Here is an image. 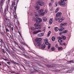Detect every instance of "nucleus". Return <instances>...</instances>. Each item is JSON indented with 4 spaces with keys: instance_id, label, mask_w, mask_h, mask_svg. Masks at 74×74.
<instances>
[{
    "instance_id": "63",
    "label": "nucleus",
    "mask_w": 74,
    "mask_h": 74,
    "mask_svg": "<svg viewBox=\"0 0 74 74\" xmlns=\"http://www.w3.org/2000/svg\"><path fill=\"white\" fill-rule=\"evenodd\" d=\"M54 1V0H51V1L52 3H53Z\"/></svg>"
},
{
    "instance_id": "23",
    "label": "nucleus",
    "mask_w": 74,
    "mask_h": 74,
    "mask_svg": "<svg viewBox=\"0 0 74 74\" xmlns=\"http://www.w3.org/2000/svg\"><path fill=\"white\" fill-rule=\"evenodd\" d=\"M55 37L54 36H53L51 38V40H52V41H55Z\"/></svg>"
},
{
    "instance_id": "19",
    "label": "nucleus",
    "mask_w": 74,
    "mask_h": 74,
    "mask_svg": "<svg viewBox=\"0 0 74 74\" xmlns=\"http://www.w3.org/2000/svg\"><path fill=\"white\" fill-rule=\"evenodd\" d=\"M47 67H53V64L51 65H47Z\"/></svg>"
},
{
    "instance_id": "20",
    "label": "nucleus",
    "mask_w": 74,
    "mask_h": 74,
    "mask_svg": "<svg viewBox=\"0 0 74 74\" xmlns=\"http://www.w3.org/2000/svg\"><path fill=\"white\" fill-rule=\"evenodd\" d=\"M61 37H62V39H63V40H66V37L65 36H62Z\"/></svg>"
},
{
    "instance_id": "32",
    "label": "nucleus",
    "mask_w": 74,
    "mask_h": 74,
    "mask_svg": "<svg viewBox=\"0 0 74 74\" xmlns=\"http://www.w3.org/2000/svg\"><path fill=\"white\" fill-rule=\"evenodd\" d=\"M57 38H58V39H59V40H62V37L60 36H58Z\"/></svg>"
},
{
    "instance_id": "8",
    "label": "nucleus",
    "mask_w": 74,
    "mask_h": 74,
    "mask_svg": "<svg viewBox=\"0 0 74 74\" xmlns=\"http://www.w3.org/2000/svg\"><path fill=\"white\" fill-rule=\"evenodd\" d=\"M41 31L40 30H38L36 31H34L33 32V34H37V33H39V32H41Z\"/></svg>"
},
{
    "instance_id": "10",
    "label": "nucleus",
    "mask_w": 74,
    "mask_h": 74,
    "mask_svg": "<svg viewBox=\"0 0 74 74\" xmlns=\"http://www.w3.org/2000/svg\"><path fill=\"white\" fill-rule=\"evenodd\" d=\"M67 23H61L60 24V26L61 27H62V26H67Z\"/></svg>"
},
{
    "instance_id": "47",
    "label": "nucleus",
    "mask_w": 74,
    "mask_h": 74,
    "mask_svg": "<svg viewBox=\"0 0 74 74\" xmlns=\"http://www.w3.org/2000/svg\"><path fill=\"white\" fill-rule=\"evenodd\" d=\"M2 51L4 53H5V52L4 51V49H2Z\"/></svg>"
},
{
    "instance_id": "31",
    "label": "nucleus",
    "mask_w": 74,
    "mask_h": 74,
    "mask_svg": "<svg viewBox=\"0 0 74 74\" xmlns=\"http://www.w3.org/2000/svg\"><path fill=\"white\" fill-rule=\"evenodd\" d=\"M24 56L26 57V58H27V59H30V57H29V56H26L25 55L23 54Z\"/></svg>"
},
{
    "instance_id": "9",
    "label": "nucleus",
    "mask_w": 74,
    "mask_h": 74,
    "mask_svg": "<svg viewBox=\"0 0 74 74\" xmlns=\"http://www.w3.org/2000/svg\"><path fill=\"white\" fill-rule=\"evenodd\" d=\"M67 30H64L62 32H60L59 34L60 35H61V34H64L65 33H67Z\"/></svg>"
},
{
    "instance_id": "12",
    "label": "nucleus",
    "mask_w": 74,
    "mask_h": 74,
    "mask_svg": "<svg viewBox=\"0 0 74 74\" xmlns=\"http://www.w3.org/2000/svg\"><path fill=\"white\" fill-rule=\"evenodd\" d=\"M52 22H53V18H51L50 19V21H49V24L50 25H51V24L52 23Z\"/></svg>"
},
{
    "instance_id": "62",
    "label": "nucleus",
    "mask_w": 74,
    "mask_h": 74,
    "mask_svg": "<svg viewBox=\"0 0 74 74\" xmlns=\"http://www.w3.org/2000/svg\"><path fill=\"white\" fill-rule=\"evenodd\" d=\"M6 9H6V8H5V10H4V12H6Z\"/></svg>"
},
{
    "instance_id": "35",
    "label": "nucleus",
    "mask_w": 74,
    "mask_h": 74,
    "mask_svg": "<svg viewBox=\"0 0 74 74\" xmlns=\"http://www.w3.org/2000/svg\"><path fill=\"white\" fill-rule=\"evenodd\" d=\"M6 50L7 51V52H8V53H9V54H10V51H9V50L8 49H6Z\"/></svg>"
},
{
    "instance_id": "61",
    "label": "nucleus",
    "mask_w": 74,
    "mask_h": 74,
    "mask_svg": "<svg viewBox=\"0 0 74 74\" xmlns=\"http://www.w3.org/2000/svg\"><path fill=\"white\" fill-rule=\"evenodd\" d=\"M11 29L12 31H13V29H14V28H13V27H12Z\"/></svg>"
},
{
    "instance_id": "64",
    "label": "nucleus",
    "mask_w": 74,
    "mask_h": 74,
    "mask_svg": "<svg viewBox=\"0 0 74 74\" xmlns=\"http://www.w3.org/2000/svg\"><path fill=\"white\" fill-rule=\"evenodd\" d=\"M15 73V71H13L12 72V73Z\"/></svg>"
},
{
    "instance_id": "14",
    "label": "nucleus",
    "mask_w": 74,
    "mask_h": 74,
    "mask_svg": "<svg viewBox=\"0 0 74 74\" xmlns=\"http://www.w3.org/2000/svg\"><path fill=\"white\" fill-rule=\"evenodd\" d=\"M31 29L32 30V31H35V30H36V28L35 27H31Z\"/></svg>"
},
{
    "instance_id": "58",
    "label": "nucleus",
    "mask_w": 74,
    "mask_h": 74,
    "mask_svg": "<svg viewBox=\"0 0 74 74\" xmlns=\"http://www.w3.org/2000/svg\"><path fill=\"white\" fill-rule=\"evenodd\" d=\"M5 20H6V21H8V18H5Z\"/></svg>"
},
{
    "instance_id": "52",
    "label": "nucleus",
    "mask_w": 74,
    "mask_h": 74,
    "mask_svg": "<svg viewBox=\"0 0 74 74\" xmlns=\"http://www.w3.org/2000/svg\"><path fill=\"white\" fill-rule=\"evenodd\" d=\"M16 14L15 15H14V16L15 18H16V13H15Z\"/></svg>"
},
{
    "instance_id": "37",
    "label": "nucleus",
    "mask_w": 74,
    "mask_h": 74,
    "mask_svg": "<svg viewBox=\"0 0 74 74\" xmlns=\"http://www.w3.org/2000/svg\"><path fill=\"white\" fill-rule=\"evenodd\" d=\"M21 44H23V45H26V43H25L23 42H21Z\"/></svg>"
},
{
    "instance_id": "33",
    "label": "nucleus",
    "mask_w": 74,
    "mask_h": 74,
    "mask_svg": "<svg viewBox=\"0 0 74 74\" xmlns=\"http://www.w3.org/2000/svg\"><path fill=\"white\" fill-rule=\"evenodd\" d=\"M58 50H60V49L61 50L62 49H63V48H62V47H58Z\"/></svg>"
},
{
    "instance_id": "36",
    "label": "nucleus",
    "mask_w": 74,
    "mask_h": 74,
    "mask_svg": "<svg viewBox=\"0 0 74 74\" xmlns=\"http://www.w3.org/2000/svg\"><path fill=\"white\" fill-rule=\"evenodd\" d=\"M48 49H49L51 47V44L49 43L48 45Z\"/></svg>"
},
{
    "instance_id": "42",
    "label": "nucleus",
    "mask_w": 74,
    "mask_h": 74,
    "mask_svg": "<svg viewBox=\"0 0 74 74\" xmlns=\"http://www.w3.org/2000/svg\"><path fill=\"white\" fill-rule=\"evenodd\" d=\"M51 51H54L55 50V48L54 47H52L51 48Z\"/></svg>"
},
{
    "instance_id": "3",
    "label": "nucleus",
    "mask_w": 74,
    "mask_h": 74,
    "mask_svg": "<svg viewBox=\"0 0 74 74\" xmlns=\"http://www.w3.org/2000/svg\"><path fill=\"white\" fill-rule=\"evenodd\" d=\"M64 0H61V2H59L58 3L59 4H60L61 5V7H64L66 5L65 4H66V3L65 2H64Z\"/></svg>"
},
{
    "instance_id": "49",
    "label": "nucleus",
    "mask_w": 74,
    "mask_h": 74,
    "mask_svg": "<svg viewBox=\"0 0 74 74\" xmlns=\"http://www.w3.org/2000/svg\"><path fill=\"white\" fill-rule=\"evenodd\" d=\"M49 5L50 6H52V3H49Z\"/></svg>"
},
{
    "instance_id": "43",
    "label": "nucleus",
    "mask_w": 74,
    "mask_h": 74,
    "mask_svg": "<svg viewBox=\"0 0 74 74\" xmlns=\"http://www.w3.org/2000/svg\"><path fill=\"white\" fill-rule=\"evenodd\" d=\"M21 48L23 51H25V49H24L23 47H21Z\"/></svg>"
},
{
    "instance_id": "57",
    "label": "nucleus",
    "mask_w": 74,
    "mask_h": 74,
    "mask_svg": "<svg viewBox=\"0 0 74 74\" xmlns=\"http://www.w3.org/2000/svg\"><path fill=\"white\" fill-rule=\"evenodd\" d=\"M56 47H58V44H56L55 46Z\"/></svg>"
},
{
    "instance_id": "11",
    "label": "nucleus",
    "mask_w": 74,
    "mask_h": 74,
    "mask_svg": "<svg viewBox=\"0 0 74 74\" xmlns=\"http://www.w3.org/2000/svg\"><path fill=\"white\" fill-rule=\"evenodd\" d=\"M42 36H44L43 33H40L37 34V36H39V37H42Z\"/></svg>"
},
{
    "instance_id": "17",
    "label": "nucleus",
    "mask_w": 74,
    "mask_h": 74,
    "mask_svg": "<svg viewBox=\"0 0 74 74\" xmlns=\"http://www.w3.org/2000/svg\"><path fill=\"white\" fill-rule=\"evenodd\" d=\"M0 42H1V44H2V43L4 44V41H3V40L0 38Z\"/></svg>"
},
{
    "instance_id": "46",
    "label": "nucleus",
    "mask_w": 74,
    "mask_h": 74,
    "mask_svg": "<svg viewBox=\"0 0 74 74\" xmlns=\"http://www.w3.org/2000/svg\"><path fill=\"white\" fill-rule=\"evenodd\" d=\"M7 63L8 64H9V65H10V64H11V63L10 62H7Z\"/></svg>"
},
{
    "instance_id": "59",
    "label": "nucleus",
    "mask_w": 74,
    "mask_h": 74,
    "mask_svg": "<svg viewBox=\"0 0 74 74\" xmlns=\"http://www.w3.org/2000/svg\"><path fill=\"white\" fill-rule=\"evenodd\" d=\"M12 9L11 8H10V11L12 12Z\"/></svg>"
},
{
    "instance_id": "18",
    "label": "nucleus",
    "mask_w": 74,
    "mask_h": 74,
    "mask_svg": "<svg viewBox=\"0 0 74 74\" xmlns=\"http://www.w3.org/2000/svg\"><path fill=\"white\" fill-rule=\"evenodd\" d=\"M35 9H36V10H39V9H40V7L39 6H38L36 5L35 6Z\"/></svg>"
},
{
    "instance_id": "16",
    "label": "nucleus",
    "mask_w": 74,
    "mask_h": 74,
    "mask_svg": "<svg viewBox=\"0 0 74 74\" xmlns=\"http://www.w3.org/2000/svg\"><path fill=\"white\" fill-rule=\"evenodd\" d=\"M63 20H64V18H61L58 21L59 23H60V22H62Z\"/></svg>"
},
{
    "instance_id": "13",
    "label": "nucleus",
    "mask_w": 74,
    "mask_h": 74,
    "mask_svg": "<svg viewBox=\"0 0 74 74\" xmlns=\"http://www.w3.org/2000/svg\"><path fill=\"white\" fill-rule=\"evenodd\" d=\"M44 41L46 44V45H48V39H45Z\"/></svg>"
},
{
    "instance_id": "7",
    "label": "nucleus",
    "mask_w": 74,
    "mask_h": 74,
    "mask_svg": "<svg viewBox=\"0 0 74 74\" xmlns=\"http://www.w3.org/2000/svg\"><path fill=\"white\" fill-rule=\"evenodd\" d=\"M44 11V10L43 9H42V10H40L39 11V13L40 14H41L42 15H44V14H45V12H42V11Z\"/></svg>"
},
{
    "instance_id": "30",
    "label": "nucleus",
    "mask_w": 74,
    "mask_h": 74,
    "mask_svg": "<svg viewBox=\"0 0 74 74\" xmlns=\"http://www.w3.org/2000/svg\"><path fill=\"white\" fill-rule=\"evenodd\" d=\"M50 34H51V31H49L47 34V36L48 37H49V35H50Z\"/></svg>"
},
{
    "instance_id": "39",
    "label": "nucleus",
    "mask_w": 74,
    "mask_h": 74,
    "mask_svg": "<svg viewBox=\"0 0 74 74\" xmlns=\"http://www.w3.org/2000/svg\"><path fill=\"white\" fill-rule=\"evenodd\" d=\"M72 72V70H69L68 71H67V72L68 73H71Z\"/></svg>"
},
{
    "instance_id": "48",
    "label": "nucleus",
    "mask_w": 74,
    "mask_h": 74,
    "mask_svg": "<svg viewBox=\"0 0 74 74\" xmlns=\"http://www.w3.org/2000/svg\"><path fill=\"white\" fill-rule=\"evenodd\" d=\"M12 49L13 51H14V52H15V50H14V47H12Z\"/></svg>"
},
{
    "instance_id": "50",
    "label": "nucleus",
    "mask_w": 74,
    "mask_h": 74,
    "mask_svg": "<svg viewBox=\"0 0 74 74\" xmlns=\"http://www.w3.org/2000/svg\"><path fill=\"white\" fill-rule=\"evenodd\" d=\"M55 5H56V6H57L58 5V3L57 2H56L55 3Z\"/></svg>"
},
{
    "instance_id": "4",
    "label": "nucleus",
    "mask_w": 74,
    "mask_h": 74,
    "mask_svg": "<svg viewBox=\"0 0 74 74\" xmlns=\"http://www.w3.org/2000/svg\"><path fill=\"white\" fill-rule=\"evenodd\" d=\"M38 4L40 6H42L44 5V2L41 1H38L37 2Z\"/></svg>"
},
{
    "instance_id": "56",
    "label": "nucleus",
    "mask_w": 74,
    "mask_h": 74,
    "mask_svg": "<svg viewBox=\"0 0 74 74\" xmlns=\"http://www.w3.org/2000/svg\"><path fill=\"white\" fill-rule=\"evenodd\" d=\"M51 11H52L53 10V8H51L50 10Z\"/></svg>"
},
{
    "instance_id": "53",
    "label": "nucleus",
    "mask_w": 74,
    "mask_h": 74,
    "mask_svg": "<svg viewBox=\"0 0 74 74\" xmlns=\"http://www.w3.org/2000/svg\"><path fill=\"white\" fill-rule=\"evenodd\" d=\"M11 53H12V55L13 56H14V53H13V52H11Z\"/></svg>"
},
{
    "instance_id": "25",
    "label": "nucleus",
    "mask_w": 74,
    "mask_h": 74,
    "mask_svg": "<svg viewBox=\"0 0 74 74\" xmlns=\"http://www.w3.org/2000/svg\"><path fill=\"white\" fill-rule=\"evenodd\" d=\"M60 18H59V17H56L55 18V21H58L60 19Z\"/></svg>"
},
{
    "instance_id": "45",
    "label": "nucleus",
    "mask_w": 74,
    "mask_h": 74,
    "mask_svg": "<svg viewBox=\"0 0 74 74\" xmlns=\"http://www.w3.org/2000/svg\"><path fill=\"white\" fill-rule=\"evenodd\" d=\"M60 71V70L59 69H56V71H57V72H59V71Z\"/></svg>"
},
{
    "instance_id": "15",
    "label": "nucleus",
    "mask_w": 74,
    "mask_h": 74,
    "mask_svg": "<svg viewBox=\"0 0 74 74\" xmlns=\"http://www.w3.org/2000/svg\"><path fill=\"white\" fill-rule=\"evenodd\" d=\"M54 29L55 32H58L59 30V28L57 27H55Z\"/></svg>"
},
{
    "instance_id": "6",
    "label": "nucleus",
    "mask_w": 74,
    "mask_h": 74,
    "mask_svg": "<svg viewBox=\"0 0 74 74\" xmlns=\"http://www.w3.org/2000/svg\"><path fill=\"white\" fill-rule=\"evenodd\" d=\"M61 15L62 13L61 12H58L56 15V17H59V18H61Z\"/></svg>"
},
{
    "instance_id": "21",
    "label": "nucleus",
    "mask_w": 74,
    "mask_h": 74,
    "mask_svg": "<svg viewBox=\"0 0 74 74\" xmlns=\"http://www.w3.org/2000/svg\"><path fill=\"white\" fill-rule=\"evenodd\" d=\"M14 5H15V2H14V1L12 2L11 5L12 7H14Z\"/></svg>"
},
{
    "instance_id": "41",
    "label": "nucleus",
    "mask_w": 74,
    "mask_h": 74,
    "mask_svg": "<svg viewBox=\"0 0 74 74\" xmlns=\"http://www.w3.org/2000/svg\"><path fill=\"white\" fill-rule=\"evenodd\" d=\"M58 41L59 42H62V40H61V39H59L58 40Z\"/></svg>"
},
{
    "instance_id": "5",
    "label": "nucleus",
    "mask_w": 74,
    "mask_h": 74,
    "mask_svg": "<svg viewBox=\"0 0 74 74\" xmlns=\"http://www.w3.org/2000/svg\"><path fill=\"white\" fill-rule=\"evenodd\" d=\"M36 22L37 23H40L42 22V19L39 18H37L36 20Z\"/></svg>"
},
{
    "instance_id": "55",
    "label": "nucleus",
    "mask_w": 74,
    "mask_h": 74,
    "mask_svg": "<svg viewBox=\"0 0 74 74\" xmlns=\"http://www.w3.org/2000/svg\"><path fill=\"white\" fill-rule=\"evenodd\" d=\"M43 31H45V27H44V28H43Z\"/></svg>"
},
{
    "instance_id": "38",
    "label": "nucleus",
    "mask_w": 74,
    "mask_h": 74,
    "mask_svg": "<svg viewBox=\"0 0 74 74\" xmlns=\"http://www.w3.org/2000/svg\"><path fill=\"white\" fill-rule=\"evenodd\" d=\"M3 9H2V8H0V12L1 13H2L3 12Z\"/></svg>"
},
{
    "instance_id": "22",
    "label": "nucleus",
    "mask_w": 74,
    "mask_h": 74,
    "mask_svg": "<svg viewBox=\"0 0 74 74\" xmlns=\"http://www.w3.org/2000/svg\"><path fill=\"white\" fill-rule=\"evenodd\" d=\"M4 4V3H3V1H1L0 2V5H1V6H2Z\"/></svg>"
},
{
    "instance_id": "44",
    "label": "nucleus",
    "mask_w": 74,
    "mask_h": 74,
    "mask_svg": "<svg viewBox=\"0 0 74 74\" xmlns=\"http://www.w3.org/2000/svg\"><path fill=\"white\" fill-rule=\"evenodd\" d=\"M2 59H3V60H5V61H6L7 60L8 61V60L5 58H2Z\"/></svg>"
},
{
    "instance_id": "54",
    "label": "nucleus",
    "mask_w": 74,
    "mask_h": 74,
    "mask_svg": "<svg viewBox=\"0 0 74 74\" xmlns=\"http://www.w3.org/2000/svg\"><path fill=\"white\" fill-rule=\"evenodd\" d=\"M70 62L71 63H74V61H73V60H71L70 61Z\"/></svg>"
},
{
    "instance_id": "40",
    "label": "nucleus",
    "mask_w": 74,
    "mask_h": 74,
    "mask_svg": "<svg viewBox=\"0 0 74 74\" xmlns=\"http://www.w3.org/2000/svg\"><path fill=\"white\" fill-rule=\"evenodd\" d=\"M5 30L6 32H9V30H8V28H6Z\"/></svg>"
},
{
    "instance_id": "1",
    "label": "nucleus",
    "mask_w": 74,
    "mask_h": 74,
    "mask_svg": "<svg viewBox=\"0 0 74 74\" xmlns=\"http://www.w3.org/2000/svg\"><path fill=\"white\" fill-rule=\"evenodd\" d=\"M41 38H37L35 39V41L36 42V45L38 47H41Z\"/></svg>"
},
{
    "instance_id": "29",
    "label": "nucleus",
    "mask_w": 74,
    "mask_h": 74,
    "mask_svg": "<svg viewBox=\"0 0 74 74\" xmlns=\"http://www.w3.org/2000/svg\"><path fill=\"white\" fill-rule=\"evenodd\" d=\"M0 33L2 35V36H4V32H0Z\"/></svg>"
},
{
    "instance_id": "2",
    "label": "nucleus",
    "mask_w": 74,
    "mask_h": 74,
    "mask_svg": "<svg viewBox=\"0 0 74 74\" xmlns=\"http://www.w3.org/2000/svg\"><path fill=\"white\" fill-rule=\"evenodd\" d=\"M34 26L35 27L36 29L40 30L41 29V26L39 25L38 23H35L34 24Z\"/></svg>"
},
{
    "instance_id": "24",
    "label": "nucleus",
    "mask_w": 74,
    "mask_h": 74,
    "mask_svg": "<svg viewBox=\"0 0 74 74\" xmlns=\"http://www.w3.org/2000/svg\"><path fill=\"white\" fill-rule=\"evenodd\" d=\"M7 25L9 27H10V28H11V23H8L7 24Z\"/></svg>"
},
{
    "instance_id": "60",
    "label": "nucleus",
    "mask_w": 74,
    "mask_h": 74,
    "mask_svg": "<svg viewBox=\"0 0 74 74\" xmlns=\"http://www.w3.org/2000/svg\"><path fill=\"white\" fill-rule=\"evenodd\" d=\"M10 37L12 39V36H11V35H10Z\"/></svg>"
},
{
    "instance_id": "51",
    "label": "nucleus",
    "mask_w": 74,
    "mask_h": 74,
    "mask_svg": "<svg viewBox=\"0 0 74 74\" xmlns=\"http://www.w3.org/2000/svg\"><path fill=\"white\" fill-rule=\"evenodd\" d=\"M67 63L68 64L70 63H71L70 61H69L67 62Z\"/></svg>"
},
{
    "instance_id": "28",
    "label": "nucleus",
    "mask_w": 74,
    "mask_h": 74,
    "mask_svg": "<svg viewBox=\"0 0 74 74\" xmlns=\"http://www.w3.org/2000/svg\"><path fill=\"white\" fill-rule=\"evenodd\" d=\"M64 28H63L62 27V28H61L59 29V31H60V32H61L62 31V30H63Z\"/></svg>"
},
{
    "instance_id": "27",
    "label": "nucleus",
    "mask_w": 74,
    "mask_h": 74,
    "mask_svg": "<svg viewBox=\"0 0 74 74\" xmlns=\"http://www.w3.org/2000/svg\"><path fill=\"white\" fill-rule=\"evenodd\" d=\"M59 8H57V9L55 11L56 13H57V12H58V11H59Z\"/></svg>"
},
{
    "instance_id": "26",
    "label": "nucleus",
    "mask_w": 74,
    "mask_h": 74,
    "mask_svg": "<svg viewBox=\"0 0 74 74\" xmlns=\"http://www.w3.org/2000/svg\"><path fill=\"white\" fill-rule=\"evenodd\" d=\"M45 45H43L41 47L42 49H44L45 48Z\"/></svg>"
},
{
    "instance_id": "34",
    "label": "nucleus",
    "mask_w": 74,
    "mask_h": 74,
    "mask_svg": "<svg viewBox=\"0 0 74 74\" xmlns=\"http://www.w3.org/2000/svg\"><path fill=\"white\" fill-rule=\"evenodd\" d=\"M42 18L44 21H47V18L45 17H43Z\"/></svg>"
}]
</instances>
